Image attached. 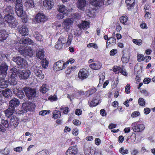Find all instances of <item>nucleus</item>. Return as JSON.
<instances>
[{
    "label": "nucleus",
    "mask_w": 155,
    "mask_h": 155,
    "mask_svg": "<svg viewBox=\"0 0 155 155\" xmlns=\"http://www.w3.org/2000/svg\"><path fill=\"white\" fill-rule=\"evenodd\" d=\"M12 60L16 63L19 68H25L28 67V64L26 60L20 56L14 57Z\"/></svg>",
    "instance_id": "f257e3e1"
},
{
    "label": "nucleus",
    "mask_w": 155,
    "mask_h": 155,
    "mask_svg": "<svg viewBox=\"0 0 155 155\" xmlns=\"http://www.w3.org/2000/svg\"><path fill=\"white\" fill-rule=\"evenodd\" d=\"M5 21L8 23L9 26L11 27H15L18 24L16 19L14 17L13 14H8L4 16Z\"/></svg>",
    "instance_id": "f03ea898"
},
{
    "label": "nucleus",
    "mask_w": 155,
    "mask_h": 155,
    "mask_svg": "<svg viewBox=\"0 0 155 155\" xmlns=\"http://www.w3.org/2000/svg\"><path fill=\"white\" fill-rule=\"evenodd\" d=\"M33 43V41L29 38H21L19 42L16 43L17 44H20V47L18 48V51L19 52V49L23 50V51H24L25 48H26V47H24L23 45L28 44L30 45L32 44Z\"/></svg>",
    "instance_id": "7ed1b4c3"
},
{
    "label": "nucleus",
    "mask_w": 155,
    "mask_h": 155,
    "mask_svg": "<svg viewBox=\"0 0 155 155\" xmlns=\"http://www.w3.org/2000/svg\"><path fill=\"white\" fill-rule=\"evenodd\" d=\"M139 121H136L132 123L131 125L132 129L134 132L139 133L142 132L145 129L144 125L141 124H139Z\"/></svg>",
    "instance_id": "20e7f679"
},
{
    "label": "nucleus",
    "mask_w": 155,
    "mask_h": 155,
    "mask_svg": "<svg viewBox=\"0 0 155 155\" xmlns=\"http://www.w3.org/2000/svg\"><path fill=\"white\" fill-rule=\"evenodd\" d=\"M67 64V62H64L62 61L59 60L54 64L53 69L56 71L62 70L66 67V64Z\"/></svg>",
    "instance_id": "39448f33"
},
{
    "label": "nucleus",
    "mask_w": 155,
    "mask_h": 155,
    "mask_svg": "<svg viewBox=\"0 0 155 155\" xmlns=\"http://www.w3.org/2000/svg\"><path fill=\"white\" fill-rule=\"evenodd\" d=\"M48 17L42 13L39 12L36 15L35 20L38 23H43L48 20Z\"/></svg>",
    "instance_id": "423d86ee"
},
{
    "label": "nucleus",
    "mask_w": 155,
    "mask_h": 155,
    "mask_svg": "<svg viewBox=\"0 0 155 155\" xmlns=\"http://www.w3.org/2000/svg\"><path fill=\"white\" fill-rule=\"evenodd\" d=\"M90 3L91 5L95 6H100L103 4L105 5H107L110 4L109 0H90Z\"/></svg>",
    "instance_id": "0eeeda50"
},
{
    "label": "nucleus",
    "mask_w": 155,
    "mask_h": 155,
    "mask_svg": "<svg viewBox=\"0 0 155 155\" xmlns=\"http://www.w3.org/2000/svg\"><path fill=\"white\" fill-rule=\"evenodd\" d=\"M35 107V104L31 102L24 103L22 105V108L26 111H33Z\"/></svg>",
    "instance_id": "6e6552de"
},
{
    "label": "nucleus",
    "mask_w": 155,
    "mask_h": 155,
    "mask_svg": "<svg viewBox=\"0 0 155 155\" xmlns=\"http://www.w3.org/2000/svg\"><path fill=\"white\" fill-rule=\"evenodd\" d=\"M78 148L76 145L69 147L65 152L66 155H76L78 152Z\"/></svg>",
    "instance_id": "1a4fd4ad"
},
{
    "label": "nucleus",
    "mask_w": 155,
    "mask_h": 155,
    "mask_svg": "<svg viewBox=\"0 0 155 155\" xmlns=\"http://www.w3.org/2000/svg\"><path fill=\"white\" fill-rule=\"evenodd\" d=\"M0 78H5L7 74V71L8 69V66L6 63H2L0 65Z\"/></svg>",
    "instance_id": "9d476101"
},
{
    "label": "nucleus",
    "mask_w": 155,
    "mask_h": 155,
    "mask_svg": "<svg viewBox=\"0 0 155 155\" xmlns=\"http://www.w3.org/2000/svg\"><path fill=\"white\" fill-rule=\"evenodd\" d=\"M25 92L26 96L29 99L35 97L36 95L35 90L32 88H28L25 91Z\"/></svg>",
    "instance_id": "9b49d317"
},
{
    "label": "nucleus",
    "mask_w": 155,
    "mask_h": 155,
    "mask_svg": "<svg viewBox=\"0 0 155 155\" xmlns=\"http://www.w3.org/2000/svg\"><path fill=\"white\" fill-rule=\"evenodd\" d=\"M18 31L19 33L22 36H25L29 34V30L26 26L23 25L22 26L18 27Z\"/></svg>",
    "instance_id": "f8f14e48"
},
{
    "label": "nucleus",
    "mask_w": 155,
    "mask_h": 155,
    "mask_svg": "<svg viewBox=\"0 0 155 155\" xmlns=\"http://www.w3.org/2000/svg\"><path fill=\"white\" fill-rule=\"evenodd\" d=\"M19 52L25 56L31 57L33 55V51L31 48H26L24 51L23 50L19 49Z\"/></svg>",
    "instance_id": "ddd939ff"
},
{
    "label": "nucleus",
    "mask_w": 155,
    "mask_h": 155,
    "mask_svg": "<svg viewBox=\"0 0 155 155\" xmlns=\"http://www.w3.org/2000/svg\"><path fill=\"white\" fill-rule=\"evenodd\" d=\"M73 19L71 18H67L65 19L62 23L68 31L72 25L73 23Z\"/></svg>",
    "instance_id": "4468645a"
},
{
    "label": "nucleus",
    "mask_w": 155,
    "mask_h": 155,
    "mask_svg": "<svg viewBox=\"0 0 155 155\" xmlns=\"http://www.w3.org/2000/svg\"><path fill=\"white\" fill-rule=\"evenodd\" d=\"M19 120L16 116H12L10 120L9 124L10 126H13L15 127L17 126L19 124Z\"/></svg>",
    "instance_id": "2eb2a0df"
},
{
    "label": "nucleus",
    "mask_w": 155,
    "mask_h": 155,
    "mask_svg": "<svg viewBox=\"0 0 155 155\" xmlns=\"http://www.w3.org/2000/svg\"><path fill=\"white\" fill-rule=\"evenodd\" d=\"M20 104L19 100L16 98L12 99L9 102V107L15 110V107L18 106Z\"/></svg>",
    "instance_id": "dca6fc26"
},
{
    "label": "nucleus",
    "mask_w": 155,
    "mask_h": 155,
    "mask_svg": "<svg viewBox=\"0 0 155 155\" xmlns=\"http://www.w3.org/2000/svg\"><path fill=\"white\" fill-rule=\"evenodd\" d=\"M15 11L17 15L21 19H25V13L23 10V7L15 8Z\"/></svg>",
    "instance_id": "f3484780"
},
{
    "label": "nucleus",
    "mask_w": 155,
    "mask_h": 155,
    "mask_svg": "<svg viewBox=\"0 0 155 155\" xmlns=\"http://www.w3.org/2000/svg\"><path fill=\"white\" fill-rule=\"evenodd\" d=\"M43 3L44 6L47 9H51L54 5L52 0H44Z\"/></svg>",
    "instance_id": "a211bd4d"
},
{
    "label": "nucleus",
    "mask_w": 155,
    "mask_h": 155,
    "mask_svg": "<svg viewBox=\"0 0 155 155\" xmlns=\"http://www.w3.org/2000/svg\"><path fill=\"white\" fill-rule=\"evenodd\" d=\"M77 4V7L79 9L84 11L86 5V2L85 0H78Z\"/></svg>",
    "instance_id": "6ab92c4d"
},
{
    "label": "nucleus",
    "mask_w": 155,
    "mask_h": 155,
    "mask_svg": "<svg viewBox=\"0 0 155 155\" xmlns=\"http://www.w3.org/2000/svg\"><path fill=\"white\" fill-rule=\"evenodd\" d=\"M19 78H28L30 74L29 70L25 71L19 70L18 71Z\"/></svg>",
    "instance_id": "aec40b11"
},
{
    "label": "nucleus",
    "mask_w": 155,
    "mask_h": 155,
    "mask_svg": "<svg viewBox=\"0 0 155 155\" xmlns=\"http://www.w3.org/2000/svg\"><path fill=\"white\" fill-rule=\"evenodd\" d=\"M18 70L15 68L11 69L9 72L8 75L9 77L10 78H15L16 77H18Z\"/></svg>",
    "instance_id": "412c9836"
},
{
    "label": "nucleus",
    "mask_w": 155,
    "mask_h": 155,
    "mask_svg": "<svg viewBox=\"0 0 155 155\" xmlns=\"http://www.w3.org/2000/svg\"><path fill=\"white\" fill-rule=\"evenodd\" d=\"M12 92L9 89H6L5 91H0V95H2V97L4 96L5 97L8 98L11 97L12 95Z\"/></svg>",
    "instance_id": "4be33fe9"
},
{
    "label": "nucleus",
    "mask_w": 155,
    "mask_h": 155,
    "mask_svg": "<svg viewBox=\"0 0 155 155\" xmlns=\"http://www.w3.org/2000/svg\"><path fill=\"white\" fill-rule=\"evenodd\" d=\"M88 74L87 70L83 68L80 70L78 73V78H87Z\"/></svg>",
    "instance_id": "5701e85b"
},
{
    "label": "nucleus",
    "mask_w": 155,
    "mask_h": 155,
    "mask_svg": "<svg viewBox=\"0 0 155 155\" xmlns=\"http://www.w3.org/2000/svg\"><path fill=\"white\" fill-rule=\"evenodd\" d=\"M89 66L92 69L97 70L101 68V64L99 62H96L90 64Z\"/></svg>",
    "instance_id": "b1692460"
},
{
    "label": "nucleus",
    "mask_w": 155,
    "mask_h": 155,
    "mask_svg": "<svg viewBox=\"0 0 155 155\" xmlns=\"http://www.w3.org/2000/svg\"><path fill=\"white\" fill-rule=\"evenodd\" d=\"M15 111V109L14 108H12L9 107V108L5 110L4 112L6 116L9 117L13 114Z\"/></svg>",
    "instance_id": "393cba45"
},
{
    "label": "nucleus",
    "mask_w": 155,
    "mask_h": 155,
    "mask_svg": "<svg viewBox=\"0 0 155 155\" xmlns=\"http://www.w3.org/2000/svg\"><path fill=\"white\" fill-rule=\"evenodd\" d=\"M125 2L127 4L128 10H130L133 8L135 4V0H126Z\"/></svg>",
    "instance_id": "a878e982"
},
{
    "label": "nucleus",
    "mask_w": 155,
    "mask_h": 155,
    "mask_svg": "<svg viewBox=\"0 0 155 155\" xmlns=\"http://www.w3.org/2000/svg\"><path fill=\"white\" fill-rule=\"evenodd\" d=\"M24 5L28 8H33L35 6L34 1L32 0H26Z\"/></svg>",
    "instance_id": "bb28decb"
},
{
    "label": "nucleus",
    "mask_w": 155,
    "mask_h": 155,
    "mask_svg": "<svg viewBox=\"0 0 155 155\" xmlns=\"http://www.w3.org/2000/svg\"><path fill=\"white\" fill-rule=\"evenodd\" d=\"M56 29L58 30V31H60L61 32V34L64 32L65 31H68L62 23L61 25L60 24L57 25L56 27Z\"/></svg>",
    "instance_id": "cd10ccee"
},
{
    "label": "nucleus",
    "mask_w": 155,
    "mask_h": 155,
    "mask_svg": "<svg viewBox=\"0 0 155 155\" xmlns=\"http://www.w3.org/2000/svg\"><path fill=\"white\" fill-rule=\"evenodd\" d=\"M58 11L63 14H66L67 10L66 7L63 5H58Z\"/></svg>",
    "instance_id": "c85d7f7f"
},
{
    "label": "nucleus",
    "mask_w": 155,
    "mask_h": 155,
    "mask_svg": "<svg viewBox=\"0 0 155 155\" xmlns=\"http://www.w3.org/2000/svg\"><path fill=\"white\" fill-rule=\"evenodd\" d=\"M8 33L5 30L0 31V41L2 40H5L8 37Z\"/></svg>",
    "instance_id": "c756f323"
},
{
    "label": "nucleus",
    "mask_w": 155,
    "mask_h": 155,
    "mask_svg": "<svg viewBox=\"0 0 155 155\" xmlns=\"http://www.w3.org/2000/svg\"><path fill=\"white\" fill-rule=\"evenodd\" d=\"M44 50L41 49H39L37 51V57L40 59H43L44 56Z\"/></svg>",
    "instance_id": "7c9ffc66"
},
{
    "label": "nucleus",
    "mask_w": 155,
    "mask_h": 155,
    "mask_svg": "<svg viewBox=\"0 0 155 155\" xmlns=\"http://www.w3.org/2000/svg\"><path fill=\"white\" fill-rule=\"evenodd\" d=\"M89 23L86 21H82V23L78 25L81 29L87 28L89 27Z\"/></svg>",
    "instance_id": "2f4dec72"
},
{
    "label": "nucleus",
    "mask_w": 155,
    "mask_h": 155,
    "mask_svg": "<svg viewBox=\"0 0 155 155\" xmlns=\"http://www.w3.org/2000/svg\"><path fill=\"white\" fill-rule=\"evenodd\" d=\"M61 116V111L55 110L53 112V117L54 119H57L60 118Z\"/></svg>",
    "instance_id": "473e14b6"
},
{
    "label": "nucleus",
    "mask_w": 155,
    "mask_h": 155,
    "mask_svg": "<svg viewBox=\"0 0 155 155\" xmlns=\"http://www.w3.org/2000/svg\"><path fill=\"white\" fill-rule=\"evenodd\" d=\"M34 36L37 41H41L43 40V38L38 32L37 31L34 34Z\"/></svg>",
    "instance_id": "72a5a7b5"
},
{
    "label": "nucleus",
    "mask_w": 155,
    "mask_h": 155,
    "mask_svg": "<svg viewBox=\"0 0 155 155\" xmlns=\"http://www.w3.org/2000/svg\"><path fill=\"white\" fill-rule=\"evenodd\" d=\"M5 78H0V91H1V88H5L8 87V85L6 84V82L3 81L1 82V80H4Z\"/></svg>",
    "instance_id": "f704fd0d"
},
{
    "label": "nucleus",
    "mask_w": 155,
    "mask_h": 155,
    "mask_svg": "<svg viewBox=\"0 0 155 155\" xmlns=\"http://www.w3.org/2000/svg\"><path fill=\"white\" fill-rule=\"evenodd\" d=\"M109 42H107V47L110 44L114 45L116 43V40L115 38L114 37H110L108 39Z\"/></svg>",
    "instance_id": "c9c22d12"
},
{
    "label": "nucleus",
    "mask_w": 155,
    "mask_h": 155,
    "mask_svg": "<svg viewBox=\"0 0 155 155\" xmlns=\"http://www.w3.org/2000/svg\"><path fill=\"white\" fill-rule=\"evenodd\" d=\"M120 20L121 23L124 25H127L128 20V17L127 16H123L120 18Z\"/></svg>",
    "instance_id": "e433bc0d"
},
{
    "label": "nucleus",
    "mask_w": 155,
    "mask_h": 155,
    "mask_svg": "<svg viewBox=\"0 0 155 155\" xmlns=\"http://www.w3.org/2000/svg\"><path fill=\"white\" fill-rule=\"evenodd\" d=\"M13 11V10L12 7L10 6H8L4 10L3 12L5 14L8 13H9V14H12Z\"/></svg>",
    "instance_id": "4c0bfd02"
},
{
    "label": "nucleus",
    "mask_w": 155,
    "mask_h": 155,
    "mask_svg": "<svg viewBox=\"0 0 155 155\" xmlns=\"http://www.w3.org/2000/svg\"><path fill=\"white\" fill-rule=\"evenodd\" d=\"M67 36L61 35L58 39V41L61 42L62 44L64 45L66 42Z\"/></svg>",
    "instance_id": "58836bf2"
},
{
    "label": "nucleus",
    "mask_w": 155,
    "mask_h": 155,
    "mask_svg": "<svg viewBox=\"0 0 155 155\" xmlns=\"http://www.w3.org/2000/svg\"><path fill=\"white\" fill-rule=\"evenodd\" d=\"M97 89L94 87H92L90 88L87 92V94H88V96L93 94L97 91Z\"/></svg>",
    "instance_id": "ea45409f"
},
{
    "label": "nucleus",
    "mask_w": 155,
    "mask_h": 155,
    "mask_svg": "<svg viewBox=\"0 0 155 155\" xmlns=\"http://www.w3.org/2000/svg\"><path fill=\"white\" fill-rule=\"evenodd\" d=\"M41 64L42 67L44 68H46L48 66V61L45 58L43 59L41 61Z\"/></svg>",
    "instance_id": "a19ab883"
},
{
    "label": "nucleus",
    "mask_w": 155,
    "mask_h": 155,
    "mask_svg": "<svg viewBox=\"0 0 155 155\" xmlns=\"http://www.w3.org/2000/svg\"><path fill=\"white\" fill-rule=\"evenodd\" d=\"M119 151L123 155L127 154L129 153V151L127 149H124L123 147H122L119 150Z\"/></svg>",
    "instance_id": "79ce46f5"
},
{
    "label": "nucleus",
    "mask_w": 155,
    "mask_h": 155,
    "mask_svg": "<svg viewBox=\"0 0 155 155\" xmlns=\"http://www.w3.org/2000/svg\"><path fill=\"white\" fill-rule=\"evenodd\" d=\"M129 58L130 56L128 54L127 56L125 54H124L121 58V60L124 63H127L128 62Z\"/></svg>",
    "instance_id": "37998d69"
},
{
    "label": "nucleus",
    "mask_w": 155,
    "mask_h": 155,
    "mask_svg": "<svg viewBox=\"0 0 155 155\" xmlns=\"http://www.w3.org/2000/svg\"><path fill=\"white\" fill-rule=\"evenodd\" d=\"M99 102L98 100L94 98L93 100L91 101L90 106V107H95L97 106Z\"/></svg>",
    "instance_id": "c03bdc74"
},
{
    "label": "nucleus",
    "mask_w": 155,
    "mask_h": 155,
    "mask_svg": "<svg viewBox=\"0 0 155 155\" xmlns=\"http://www.w3.org/2000/svg\"><path fill=\"white\" fill-rule=\"evenodd\" d=\"M48 90V89L46 87V84H43L40 89V91L44 94L46 93Z\"/></svg>",
    "instance_id": "a18cd8bd"
},
{
    "label": "nucleus",
    "mask_w": 155,
    "mask_h": 155,
    "mask_svg": "<svg viewBox=\"0 0 155 155\" xmlns=\"http://www.w3.org/2000/svg\"><path fill=\"white\" fill-rule=\"evenodd\" d=\"M60 110L62 113L64 114H67L69 112L70 110L68 107H61L60 109Z\"/></svg>",
    "instance_id": "49530a36"
},
{
    "label": "nucleus",
    "mask_w": 155,
    "mask_h": 155,
    "mask_svg": "<svg viewBox=\"0 0 155 155\" xmlns=\"http://www.w3.org/2000/svg\"><path fill=\"white\" fill-rule=\"evenodd\" d=\"M16 95L20 99L23 98L25 96L24 93L22 90L18 91Z\"/></svg>",
    "instance_id": "de8ad7c7"
},
{
    "label": "nucleus",
    "mask_w": 155,
    "mask_h": 155,
    "mask_svg": "<svg viewBox=\"0 0 155 155\" xmlns=\"http://www.w3.org/2000/svg\"><path fill=\"white\" fill-rule=\"evenodd\" d=\"M138 103L140 106L143 107L145 104V101L142 98H140L138 100Z\"/></svg>",
    "instance_id": "09e8293b"
},
{
    "label": "nucleus",
    "mask_w": 155,
    "mask_h": 155,
    "mask_svg": "<svg viewBox=\"0 0 155 155\" xmlns=\"http://www.w3.org/2000/svg\"><path fill=\"white\" fill-rule=\"evenodd\" d=\"M121 68L119 66H114L113 68V71L114 72H115L116 74H117L120 72Z\"/></svg>",
    "instance_id": "8fccbe9b"
},
{
    "label": "nucleus",
    "mask_w": 155,
    "mask_h": 155,
    "mask_svg": "<svg viewBox=\"0 0 155 155\" xmlns=\"http://www.w3.org/2000/svg\"><path fill=\"white\" fill-rule=\"evenodd\" d=\"M1 123L2 124V125H3V126L6 128H8L9 126L8 121L7 120H5L2 119V120Z\"/></svg>",
    "instance_id": "3c124183"
},
{
    "label": "nucleus",
    "mask_w": 155,
    "mask_h": 155,
    "mask_svg": "<svg viewBox=\"0 0 155 155\" xmlns=\"http://www.w3.org/2000/svg\"><path fill=\"white\" fill-rule=\"evenodd\" d=\"M36 75L38 77H41V78H44V74H42V71L41 70H39V69H38L35 73Z\"/></svg>",
    "instance_id": "603ef678"
},
{
    "label": "nucleus",
    "mask_w": 155,
    "mask_h": 155,
    "mask_svg": "<svg viewBox=\"0 0 155 155\" xmlns=\"http://www.w3.org/2000/svg\"><path fill=\"white\" fill-rule=\"evenodd\" d=\"M48 99L51 102H53L57 101L58 100V97L56 95H54L53 96L51 95L49 96Z\"/></svg>",
    "instance_id": "864d4df0"
},
{
    "label": "nucleus",
    "mask_w": 155,
    "mask_h": 155,
    "mask_svg": "<svg viewBox=\"0 0 155 155\" xmlns=\"http://www.w3.org/2000/svg\"><path fill=\"white\" fill-rule=\"evenodd\" d=\"M16 2L15 8L23 7L22 0H16Z\"/></svg>",
    "instance_id": "5fc2aeb1"
},
{
    "label": "nucleus",
    "mask_w": 155,
    "mask_h": 155,
    "mask_svg": "<svg viewBox=\"0 0 155 155\" xmlns=\"http://www.w3.org/2000/svg\"><path fill=\"white\" fill-rule=\"evenodd\" d=\"M132 41L135 44L138 45H140L142 43V41L141 39H133Z\"/></svg>",
    "instance_id": "6e6d98bb"
},
{
    "label": "nucleus",
    "mask_w": 155,
    "mask_h": 155,
    "mask_svg": "<svg viewBox=\"0 0 155 155\" xmlns=\"http://www.w3.org/2000/svg\"><path fill=\"white\" fill-rule=\"evenodd\" d=\"M63 44H62L61 42L58 41L56 43V44L55 46L56 48L57 49H60L62 48L63 45Z\"/></svg>",
    "instance_id": "4d7b16f0"
},
{
    "label": "nucleus",
    "mask_w": 155,
    "mask_h": 155,
    "mask_svg": "<svg viewBox=\"0 0 155 155\" xmlns=\"http://www.w3.org/2000/svg\"><path fill=\"white\" fill-rule=\"evenodd\" d=\"M140 115V112L138 111H135L131 114V117H136Z\"/></svg>",
    "instance_id": "13d9d810"
},
{
    "label": "nucleus",
    "mask_w": 155,
    "mask_h": 155,
    "mask_svg": "<svg viewBox=\"0 0 155 155\" xmlns=\"http://www.w3.org/2000/svg\"><path fill=\"white\" fill-rule=\"evenodd\" d=\"M50 112L49 110H43L40 111L39 112V114L42 116H44L47 114H49Z\"/></svg>",
    "instance_id": "bf43d9fd"
},
{
    "label": "nucleus",
    "mask_w": 155,
    "mask_h": 155,
    "mask_svg": "<svg viewBox=\"0 0 155 155\" xmlns=\"http://www.w3.org/2000/svg\"><path fill=\"white\" fill-rule=\"evenodd\" d=\"M8 80H10L11 84L12 85H15L17 84L16 78H8Z\"/></svg>",
    "instance_id": "052dcab7"
},
{
    "label": "nucleus",
    "mask_w": 155,
    "mask_h": 155,
    "mask_svg": "<svg viewBox=\"0 0 155 155\" xmlns=\"http://www.w3.org/2000/svg\"><path fill=\"white\" fill-rule=\"evenodd\" d=\"M88 48L93 47L94 48L97 49L98 48V46L95 43H90L88 44L87 45Z\"/></svg>",
    "instance_id": "680f3d73"
},
{
    "label": "nucleus",
    "mask_w": 155,
    "mask_h": 155,
    "mask_svg": "<svg viewBox=\"0 0 155 155\" xmlns=\"http://www.w3.org/2000/svg\"><path fill=\"white\" fill-rule=\"evenodd\" d=\"M73 36L72 35H69L68 38V41L67 42V44L68 45H70L72 40Z\"/></svg>",
    "instance_id": "e2e57ef3"
},
{
    "label": "nucleus",
    "mask_w": 155,
    "mask_h": 155,
    "mask_svg": "<svg viewBox=\"0 0 155 155\" xmlns=\"http://www.w3.org/2000/svg\"><path fill=\"white\" fill-rule=\"evenodd\" d=\"M137 60L139 62H140L143 60L144 56L142 54H138L137 56Z\"/></svg>",
    "instance_id": "0e129e2a"
},
{
    "label": "nucleus",
    "mask_w": 155,
    "mask_h": 155,
    "mask_svg": "<svg viewBox=\"0 0 155 155\" xmlns=\"http://www.w3.org/2000/svg\"><path fill=\"white\" fill-rule=\"evenodd\" d=\"M130 85L129 84H127L125 87V92L127 94H129L130 93Z\"/></svg>",
    "instance_id": "69168bd1"
},
{
    "label": "nucleus",
    "mask_w": 155,
    "mask_h": 155,
    "mask_svg": "<svg viewBox=\"0 0 155 155\" xmlns=\"http://www.w3.org/2000/svg\"><path fill=\"white\" fill-rule=\"evenodd\" d=\"M72 122L73 124L76 126L80 125L81 124V123L79 120L77 119H75L73 120Z\"/></svg>",
    "instance_id": "338daca9"
},
{
    "label": "nucleus",
    "mask_w": 155,
    "mask_h": 155,
    "mask_svg": "<svg viewBox=\"0 0 155 155\" xmlns=\"http://www.w3.org/2000/svg\"><path fill=\"white\" fill-rule=\"evenodd\" d=\"M120 72L125 77H127L128 75V73L126 71L122 68H121Z\"/></svg>",
    "instance_id": "774afa93"
}]
</instances>
